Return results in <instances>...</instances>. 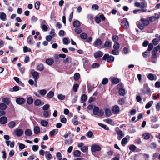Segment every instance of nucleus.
<instances>
[{"mask_svg": "<svg viewBox=\"0 0 160 160\" xmlns=\"http://www.w3.org/2000/svg\"><path fill=\"white\" fill-rule=\"evenodd\" d=\"M23 133V131L22 129L17 128L14 130L12 134L14 136L20 137Z\"/></svg>", "mask_w": 160, "mask_h": 160, "instance_id": "1", "label": "nucleus"}, {"mask_svg": "<svg viewBox=\"0 0 160 160\" xmlns=\"http://www.w3.org/2000/svg\"><path fill=\"white\" fill-rule=\"evenodd\" d=\"M101 149L100 146L97 144H93L91 147V151L93 152L99 151Z\"/></svg>", "mask_w": 160, "mask_h": 160, "instance_id": "2", "label": "nucleus"}, {"mask_svg": "<svg viewBox=\"0 0 160 160\" xmlns=\"http://www.w3.org/2000/svg\"><path fill=\"white\" fill-rule=\"evenodd\" d=\"M129 22L127 19L126 18L123 19L121 23L122 27L125 29H127L129 26Z\"/></svg>", "mask_w": 160, "mask_h": 160, "instance_id": "3", "label": "nucleus"}, {"mask_svg": "<svg viewBox=\"0 0 160 160\" xmlns=\"http://www.w3.org/2000/svg\"><path fill=\"white\" fill-rule=\"evenodd\" d=\"M31 73L32 74L33 78L34 79L35 82H37V80L38 79L39 77L38 73L34 70H32L31 72Z\"/></svg>", "mask_w": 160, "mask_h": 160, "instance_id": "4", "label": "nucleus"}, {"mask_svg": "<svg viewBox=\"0 0 160 160\" xmlns=\"http://www.w3.org/2000/svg\"><path fill=\"white\" fill-rule=\"evenodd\" d=\"M25 101V99L22 98H18L16 99V102L19 105H22L23 104Z\"/></svg>", "mask_w": 160, "mask_h": 160, "instance_id": "5", "label": "nucleus"}, {"mask_svg": "<svg viewBox=\"0 0 160 160\" xmlns=\"http://www.w3.org/2000/svg\"><path fill=\"white\" fill-rule=\"evenodd\" d=\"M117 133L118 135V138L119 140H120L124 136V132L121 130H118L117 132Z\"/></svg>", "mask_w": 160, "mask_h": 160, "instance_id": "6", "label": "nucleus"}, {"mask_svg": "<svg viewBox=\"0 0 160 160\" xmlns=\"http://www.w3.org/2000/svg\"><path fill=\"white\" fill-rule=\"evenodd\" d=\"M112 111L114 114H118L120 111V108L118 105H115L112 109Z\"/></svg>", "mask_w": 160, "mask_h": 160, "instance_id": "7", "label": "nucleus"}, {"mask_svg": "<svg viewBox=\"0 0 160 160\" xmlns=\"http://www.w3.org/2000/svg\"><path fill=\"white\" fill-rule=\"evenodd\" d=\"M147 77L148 79L150 80H156L157 79L156 76L152 73L149 74Z\"/></svg>", "mask_w": 160, "mask_h": 160, "instance_id": "8", "label": "nucleus"}, {"mask_svg": "<svg viewBox=\"0 0 160 160\" xmlns=\"http://www.w3.org/2000/svg\"><path fill=\"white\" fill-rule=\"evenodd\" d=\"M45 155L47 160H50L52 158V156L49 151L45 152Z\"/></svg>", "mask_w": 160, "mask_h": 160, "instance_id": "9", "label": "nucleus"}, {"mask_svg": "<svg viewBox=\"0 0 160 160\" xmlns=\"http://www.w3.org/2000/svg\"><path fill=\"white\" fill-rule=\"evenodd\" d=\"M7 118L5 116L2 117L0 118V122L2 124H5L7 122Z\"/></svg>", "mask_w": 160, "mask_h": 160, "instance_id": "10", "label": "nucleus"}, {"mask_svg": "<svg viewBox=\"0 0 160 160\" xmlns=\"http://www.w3.org/2000/svg\"><path fill=\"white\" fill-rule=\"evenodd\" d=\"M32 37L31 35H29L27 38V42L29 44L32 45L35 43L34 42H32Z\"/></svg>", "mask_w": 160, "mask_h": 160, "instance_id": "11", "label": "nucleus"}, {"mask_svg": "<svg viewBox=\"0 0 160 160\" xmlns=\"http://www.w3.org/2000/svg\"><path fill=\"white\" fill-rule=\"evenodd\" d=\"M140 21L142 22V23L145 26H148L149 24V21L148 19H145L143 18H141Z\"/></svg>", "mask_w": 160, "mask_h": 160, "instance_id": "12", "label": "nucleus"}, {"mask_svg": "<svg viewBox=\"0 0 160 160\" xmlns=\"http://www.w3.org/2000/svg\"><path fill=\"white\" fill-rule=\"evenodd\" d=\"M150 134L148 132L144 133L142 134V137L145 140L148 139L150 137Z\"/></svg>", "mask_w": 160, "mask_h": 160, "instance_id": "13", "label": "nucleus"}, {"mask_svg": "<svg viewBox=\"0 0 160 160\" xmlns=\"http://www.w3.org/2000/svg\"><path fill=\"white\" fill-rule=\"evenodd\" d=\"M73 25L75 28H78L80 26V22L78 20H75L73 22Z\"/></svg>", "mask_w": 160, "mask_h": 160, "instance_id": "14", "label": "nucleus"}, {"mask_svg": "<svg viewBox=\"0 0 160 160\" xmlns=\"http://www.w3.org/2000/svg\"><path fill=\"white\" fill-rule=\"evenodd\" d=\"M58 132V130L57 129H53L50 132L49 135L51 137L54 136V135L56 134Z\"/></svg>", "mask_w": 160, "mask_h": 160, "instance_id": "15", "label": "nucleus"}, {"mask_svg": "<svg viewBox=\"0 0 160 160\" xmlns=\"http://www.w3.org/2000/svg\"><path fill=\"white\" fill-rule=\"evenodd\" d=\"M99 111V108L98 107L94 106V108L93 109V113L95 115H97Z\"/></svg>", "mask_w": 160, "mask_h": 160, "instance_id": "16", "label": "nucleus"}, {"mask_svg": "<svg viewBox=\"0 0 160 160\" xmlns=\"http://www.w3.org/2000/svg\"><path fill=\"white\" fill-rule=\"evenodd\" d=\"M32 134L31 130L29 129H26L25 131V135L28 137L30 136Z\"/></svg>", "mask_w": 160, "mask_h": 160, "instance_id": "17", "label": "nucleus"}, {"mask_svg": "<svg viewBox=\"0 0 160 160\" xmlns=\"http://www.w3.org/2000/svg\"><path fill=\"white\" fill-rule=\"evenodd\" d=\"M102 55V53L100 51L96 52L94 54V56L95 58L101 57Z\"/></svg>", "mask_w": 160, "mask_h": 160, "instance_id": "18", "label": "nucleus"}, {"mask_svg": "<svg viewBox=\"0 0 160 160\" xmlns=\"http://www.w3.org/2000/svg\"><path fill=\"white\" fill-rule=\"evenodd\" d=\"M105 115L108 117H109L112 115V112L109 109H107L105 111Z\"/></svg>", "mask_w": 160, "mask_h": 160, "instance_id": "19", "label": "nucleus"}, {"mask_svg": "<svg viewBox=\"0 0 160 160\" xmlns=\"http://www.w3.org/2000/svg\"><path fill=\"white\" fill-rule=\"evenodd\" d=\"M46 63L49 65H51L54 63V60L51 58L47 59L46 60Z\"/></svg>", "mask_w": 160, "mask_h": 160, "instance_id": "20", "label": "nucleus"}, {"mask_svg": "<svg viewBox=\"0 0 160 160\" xmlns=\"http://www.w3.org/2000/svg\"><path fill=\"white\" fill-rule=\"evenodd\" d=\"M10 98H4L2 99V102L8 105L9 104V103L10 102Z\"/></svg>", "mask_w": 160, "mask_h": 160, "instance_id": "21", "label": "nucleus"}, {"mask_svg": "<svg viewBox=\"0 0 160 160\" xmlns=\"http://www.w3.org/2000/svg\"><path fill=\"white\" fill-rule=\"evenodd\" d=\"M0 19L3 21H5L6 20V15L4 12H2L0 15Z\"/></svg>", "mask_w": 160, "mask_h": 160, "instance_id": "22", "label": "nucleus"}, {"mask_svg": "<svg viewBox=\"0 0 160 160\" xmlns=\"http://www.w3.org/2000/svg\"><path fill=\"white\" fill-rule=\"evenodd\" d=\"M44 67L42 63H40L37 67V69L39 71H42L44 69Z\"/></svg>", "mask_w": 160, "mask_h": 160, "instance_id": "23", "label": "nucleus"}, {"mask_svg": "<svg viewBox=\"0 0 160 160\" xmlns=\"http://www.w3.org/2000/svg\"><path fill=\"white\" fill-rule=\"evenodd\" d=\"M33 131L34 132L35 134H38L40 132V129L39 127L38 126L35 127L34 128Z\"/></svg>", "mask_w": 160, "mask_h": 160, "instance_id": "24", "label": "nucleus"}, {"mask_svg": "<svg viewBox=\"0 0 160 160\" xmlns=\"http://www.w3.org/2000/svg\"><path fill=\"white\" fill-rule=\"evenodd\" d=\"M102 43V41L99 39H97L94 42V44L95 46H98Z\"/></svg>", "mask_w": 160, "mask_h": 160, "instance_id": "25", "label": "nucleus"}, {"mask_svg": "<svg viewBox=\"0 0 160 160\" xmlns=\"http://www.w3.org/2000/svg\"><path fill=\"white\" fill-rule=\"evenodd\" d=\"M111 81L114 84H117L119 82V79L117 78H113L111 79Z\"/></svg>", "mask_w": 160, "mask_h": 160, "instance_id": "26", "label": "nucleus"}, {"mask_svg": "<svg viewBox=\"0 0 160 160\" xmlns=\"http://www.w3.org/2000/svg\"><path fill=\"white\" fill-rule=\"evenodd\" d=\"M98 124L99 126L103 128L105 130H109V128L106 125H105L102 123H98Z\"/></svg>", "mask_w": 160, "mask_h": 160, "instance_id": "27", "label": "nucleus"}, {"mask_svg": "<svg viewBox=\"0 0 160 160\" xmlns=\"http://www.w3.org/2000/svg\"><path fill=\"white\" fill-rule=\"evenodd\" d=\"M128 142V139L126 137L124 138L122 140L121 142V144L123 146H125L126 144Z\"/></svg>", "mask_w": 160, "mask_h": 160, "instance_id": "28", "label": "nucleus"}, {"mask_svg": "<svg viewBox=\"0 0 160 160\" xmlns=\"http://www.w3.org/2000/svg\"><path fill=\"white\" fill-rule=\"evenodd\" d=\"M119 93L120 95L123 96L125 93V90L123 88H121L119 89Z\"/></svg>", "mask_w": 160, "mask_h": 160, "instance_id": "29", "label": "nucleus"}, {"mask_svg": "<svg viewBox=\"0 0 160 160\" xmlns=\"http://www.w3.org/2000/svg\"><path fill=\"white\" fill-rule=\"evenodd\" d=\"M60 121L63 123H66L67 119L64 115H61L60 117Z\"/></svg>", "mask_w": 160, "mask_h": 160, "instance_id": "30", "label": "nucleus"}, {"mask_svg": "<svg viewBox=\"0 0 160 160\" xmlns=\"http://www.w3.org/2000/svg\"><path fill=\"white\" fill-rule=\"evenodd\" d=\"M80 77V75L78 73H76L74 74V79L75 81L78 80Z\"/></svg>", "mask_w": 160, "mask_h": 160, "instance_id": "31", "label": "nucleus"}, {"mask_svg": "<svg viewBox=\"0 0 160 160\" xmlns=\"http://www.w3.org/2000/svg\"><path fill=\"white\" fill-rule=\"evenodd\" d=\"M7 108L6 105L4 103L0 104V109L2 110H5Z\"/></svg>", "mask_w": 160, "mask_h": 160, "instance_id": "32", "label": "nucleus"}, {"mask_svg": "<svg viewBox=\"0 0 160 160\" xmlns=\"http://www.w3.org/2000/svg\"><path fill=\"white\" fill-rule=\"evenodd\" d=\"M72 61V58L68 56L66 58V59L63 60V62L66 63L69 62L70 63Z\"/></svg>", "mask_w": 160, "mask_h": 160, "instance_id": "33", "label": "nucleus"}, {"mask_svg": "<svg viewBox=\"0 0 160 160\" xmlns=\"http://www.w3.org/2000/svg\"><path fill=\"white\" fill-rule=\"evenodd\" d=\"M80 37L82 39L85 40L87 38L88 35L86 33L83 32L80 35Z\"/></svg>", "mask_w": 160, "mask_h": 160, "instance_id": "34", "label": "nucleus"}, {"mask_svg": "<svg viewBox=\"0 0 160 160\" xmlns=\"http://www.w3.org/2000/svg\"><path fill=\"white\" fill-rule=\"evenodd\" d=\"M9 127L11 128H13L16 125V123L14 121H12L8 123Z\"/></svg>", "mask_w": 160, "mask_h": 160, "instance_id": "35", "label": "nucleus"}, {"mask_svg": "<svg viewBox=\"0 0 160 160\" xmlns=\"http://www.w3.org/2000/svg\"><path fill=\"white\" fill-rule=\"evenodd\" d=\"M81 152L78 150H76L73 152L74 155L76 157H79L81 155Z\"/></svg>", "mask_w": 160, "mask_h": 160, "instance_id": "36", "label": "nucleus"}, {"mask_svg": "<svg viewBox=\"0 0 160 160\" xmlns=\"http://www.w3.org/2000/svg\"><path fill=\"white\" fill-rule=\"evenodd\" d=\"M153 103V101H151L148 102L146 105L145 108L146 109L149 108L152 105Z\"/></svg>", "mask_w": 160, "mask_h": 160, "instance_id": "37", "label": "nucleus"}, {"mask_svg": "<svg viewBox=\"0 0 160 160\" xmlns=\"http://www.w3.org/2000/svg\"><path fill=\"white\" fill-rule=\"evenodd\" d=\"M159 18V17H155L154 16H151L149 18V21L153 22L156 20V19Z\"/></svg>", "mask_w": 160, "mask_h": 160, "instance_id": "38", "label": "nucleus"}, {"mask_svg": "<svg viewBox=\"0 0 160 160\" xmlns=\"http://www.w3.org/2000/svg\"><path fill=\"white\" fill-rule=\"evenodd\" d=\"M27 102L28 104L31 105L33 102V98L31 97H29L27 99Z\"/></svg>", "mask_w": 160, "mask_h": 160, "instance_id": "39", "label": "nucleus"}, {"mask_svg": "<svg viewBox=\"0 0 160 160\" xmlns=\"http://www.w3.org/2000/svg\"><path fill=\"white\" fill-rule=\"evenodd\" d=\"M54 92L52 91H49L47 94V96L49 98H52L54 96Z\"/></svg>", "mask_w": 160, "mask_h": 160, "instance_id": "40", "label": "nucleus"}, {"mask_svg": "<svg viewBox=\"0 0 160 160\" xmlns=\"http://www.w3.org/2000/svg\"><path fill=\"white\" fill-rule=\"evenodd\" d=\"M159 42L158 38H156L152 40V42L154 45H156L158 44Z\"/></svg>", "mask_w": 160, "mask_h": 160, "instance_id": "41", "label": "nucleus"}, {"mask_svg": "<svg viewBox=\"0 0 160 160\" xmlns=\"http://www.w3.org/2000/svg\"><path fill=\"white\" fill-rule=\"evenodd\" d=\"M112 45V43L109 41H106L105 42L104 46L105 47H109Z\"/></svg>", "mask_w": 160, "mask_h": 160, "instance_id": "42", "label": "nucleus"}, {"mask_svg": "<svg viewBox=\"0 0 160 160\" xmlns=\"http://www.w3.org/2000/svg\"><path fill=\"white\" fill-rule=\"evenodd\" d=\"M79 87V85L78 83L74 84L73 87V91L75 92H76L78 91V89Z\"/></svg>", "mask_w": 160, "mask_h": 160, "instance_id": "43", "label": "nucleus"}, {"mask_svg": "<svg viewBox=\"0 0 160 160\" xmlns=\"http://www.w3.org/2000/svg\"><path fill=\"white\" fill-rule=\"evenodd\" d=\"M88 148L87 146H84L81 148H80L81 150L83 152H85L88 151Z\"/></svg>", "mask_w": 160, "mask_h": 160, "instance_id": "44", "label": "nucleus"}, {"mask_svg": "<svg viewBox=\"0 0 160 160\" xmlns=\"http://www.w3.org/2000/svg\"><path fill=\"white\" fill-rule=\"evenodd\" d=\"M150 52L149 51H146L142 53L143 56L144 58H146L150 55Z\"/></svg>", "mask_w": 160, "mask_h": 160, "instance_id": "45", "label": "nucleus"}, {"mask_svg": "<svg viewBox=\"0 0 160 160\" xmlns=\"http://www.w3.org/2000/svg\"><path fill=\"white\" fill-rule=\"evenodd\" d=\"M46 24L42 25L40 26L41 28L42 29V30L44 31H46L48 29V27L46 25Z\"/></svg>", "mask_w": 160, "mask_h": 160, "instance_id": "46", "label": "nucleus"}, {"mask_svg": "<svg viewBox=\"0 0 160 160\" xmlns=\"http://www.w3.org/2000/svg\"><path fill=\"white\" fill-rule=\"evenodd\" d=\"M136 147L134 145H131L129 146V149L131 151L134 152L136 149Z\"/></svg>", "mask_w": 160, "mask_h": 160, "instance_id": "47", "label": "nucleus"}, {"mask_svg": "<svg viewBox=\"0 0 160 160\" xmlns=\"http://www.w3.org/2000/svg\"><path fill=\"white\" fill-rule=\"evenodd\" d=\"M120 47V45L119 43L118 42H116L114 45L113 46V48L116 50H118L119 49Z\"/></svg>", "mask_w": 160, "mask_h": 160, "instance_id": "48", "label": "nucleus"}, {"mask_svg": "<svg viewBox=\"0 0 160 160\" xmlns=\"http://www.w3.org/2000/svg\"><path fill=\"white\" fill-rule=\"evenodd\" d=\"M40 3L39 1H37L35 4V8L37 10L39 9L40 8Z\"/></svg>", "mask_w": 160, "mask_h": 160, "instance_id": "49", "label": "nucleus"}, {"mask_svg": "<svg viewBox=\"0 0 160 160\" xmlns=\"http://www.w3.org/2000/svg\"><path fill=\"white\" fill-rule=\"evenodd\" d=\"M114 57L112 56H109L108 55V62H113L114 61Z\"/></svg>", "mask_w": 160, "mask_h": 160, "instance_id": "50", "label": "nucleus"}, {"mask_svg": "<svg viewBox=\"0 0 160 160\" xmlns=\"http://www.w3.org/2000/svg\"><path fill=\"white\" fill-rule=\"evenodd\" d=\"M136 99L137 102H139L141 103H142V102L141 101L142 98L140 96L136 95Z\"/></svg>", "mask_w": 160, "mask_h": 160, "instance_id": "51", "label": "nucleus"}, {"mask_svg": "<svg viewBox=\"0 0 160 160\" xmlns=\"http://www.w3.org/2000/svg\"><path fill=\"white\" fill-rule=\"evenodd\" d=\"M86 136L89 138H92V137L93 136V133L92 132L89 131L87 133Z\"/></svg>", "mask_w": 160, "mask_h": 160, "instance_id": "52", "label": "nucleus"}, {"mask_svg": "<svg viewBox=\"0 0 160 160\" xmlns=\"http://www.w3.org/2000/svg\"><path fill=\"white\" fill-rule=\"evenodd\" d=\"M19 87L18 86H15L13 88H11L10 91L11 92L14 91H17L19 90Z\"/></svg>", "mask_w": 160, "mask_h": 160, "instance_id": "53", "label": "nucleus"}, {"mask_svg": "<svg viewBox=\"0 0 160 160\" xmlns=\"http://www.w3.org/2000/svg\"><path fill=\"white\" fill-rule=\"evenodd\" d=\"M138 28L141 30L143 29L144 28V27H146L143 23H139L138 25Z\"/></svg>", "mask_w": 160, "mask_h": 160, "instance_id": "54", "label": "nucleus"}, {"mask_svg": "<svg viewBox=\"0 0 160 160\" xmlns=\"http://www.w3.org/2000/svg\"><path fill=\"white\" fill-rule=\"evenodd\" d=\"M41 125L44 127H46L48 124V122L45 120H42L41 121Z\"/></svg>", "mask_w": 160, "mask_h": 160, "instance_id": "55", "label": "nucleus"}, {"mask_svg": "<svg viewBox=\"0 0 160 160\" xmlns=\"http://www.w3.org/2000/svg\"><path fill=\"white\" fill-rule=\"evenodd\" d=\"M118 103L119 104L122 105H123L125 103V100L124 99L121 98L119 99L118 100Z\"/></svg>", "mask_w": 160, "mask_h": 160, "instance_id": "56", "label": "nucleus"}, {"mask_svg": "<svg viewBox=\"0 0 160 160\" xmlns=\"http://www.w3.org/2000/svg\"><path fill=\"white\" fill-rule=\"evenodd\" d=\"M58 99L61 100H64L65 98V96L64 95L62 94H59L58 95Z\"/></svg>", "mask_w": 160, "mask_h": 160, "instance_id": "57", "label": "nucleus"}, {"mask_svg": "<svg viewBox=\"0 0 160 160\" xmlns=\"http://www.w3.org/2000/svg\"><path fill=\"white\" fill-rule=\"evenodd\" d=\"M39 93L41 95L44 96L46 94L47 91L45 89L41 90H40Z\"/></svg>", "mask_w": 160, "mask_h": 160, "instance_id": "58", "label": "nucleus"}, {"mask_svg": "<svg viewBox=\"0 0 160 160\" xmlns=\"http://www.w3.org/2000/svg\"><path fill=\"white\" fill-rule=\"evenodd\" d=\"M87 98V96L85 94H83L82 95L81 97V100L83 101H85Z\"/></svg>", "mask_w": 160, "mask_h": 160, "instance_id": "59", "label": "nucleus"}, {"mask_svg": "<svg viewBox=\"0 0 160 160\" xmlns=\"http://www.w3.org/2000/svg\"><path fill=\"white\" fill-rule=\"evenodd\" d=\"M50 105L48 104H46L43 106L42 109L44 111H47L49 108Z\"/></svg>", "mask_w": 160, "mask_h": 160, "instance_id": "60", "label": "nucleus"}, {"mask_svg": "<svg viewBox=\"0 0 160 160\" xmlns=\"http://www.w3.org/2000/svg\"><path fill=\"white\" fill-rule=\"evenodd\" d=\"M23 49L24 52H30L31 51V49L30 48H28L26 46L24 47Z\"/></svg>", "mask_w": 160, "mask_h": 160, "instance_id": "61", "label": "nucleus"}, {"mask_svg": "<svg viewBox=\"0 0 160 160\" xmlns=\"http://www.w3.org/2000/svg\"><path fill=\"white\" fill-rule=\"evenodd\" d=\"M18 144L19 145V148L21 149H23L25 148V145L20 142H18Z\"/></svg>", "mask_w": 160, "mask_h": 160, "instance_id": "62", "label": "nucleus"}, {"mask_svg": "<svg viewBox=\"0 0 160 160\" xmlns=\"http://www.w3.org/2000/svg\"><path fill=\"white\" fill-rule=\"evenodd\" d=\"M43 115L45 117H49V114L48 111H45L44 112Z\"/></svg>", "mask_w": 160, "mask_h": 160, "instance_id": "63", "label": "nucleus"}, {"mask_svg": "<svg viewBox=\"0 0 160 160\" xmlns=\"http://www.w3.org/2000/svg\"><path fill=\"white\" fill-rule=\"evenodd\" d=\"M41 104V101L39 99H37L35 101L34 104L37 106Z\"/></svg>", "mask_w": 160, "mask_h": 160, "instance_id": "64", "label": "nucleus"}]
</instances>
